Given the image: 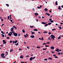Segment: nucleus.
<instances>
[{"mask_svg": "<svg viewBox=\"0 0 63 63\" xmlns=\"http://www.w3.org/2000/svg\"><path fill=\"white\" fill-rule=\"evenodd\" d=\"M50 37H51V39H54L55 37V36L54 35H52L50 36Z\"/></svg>", "mask_w": 63, "mask_h": 63, "instance_id": "1", "label": "nucleus"}, {"mask_svg": "<svg viewBox=\"0 0 63 63\" xmlns=\"http://www.w3.org/2000/svg\"><path fill=\"white\" fill-rule=\"evenodd\" d=\"M13 34L14 35V36H15V37H16V36H17V33H14Z\"/></svg>", "mask_w": 63, "mask_h": 63, "instance_id": "2", "label": "nucleus"}, {"mask_svg": "<svg viewBox=\"0 0 63 63\" xmlns=\"http://www.w3.org/2000/svg\"><path fill=\"white\" fill-rule=\"evenodd\" d=\"M14 28L13 27L11 29H10L11 31V32L14 31Z\"/></svg>", "mask_w": 63, "mask_h": 63, "instance_id": "3", "label": "nucleus"}, {"mask_svg": "<svg viewBox=\"0 0 63 63\" xmlns=\"http://www.w3.org/2000/svg\"><path fill=\"white\" fill-rule=\"evenodd\" d=\"M30 61H32L33 60V57H32L30 58Z\"/></svg>", "mask_w": 63, "mask_h": 63, "instance_id": "4", "label": "nucleus"}, {"mask_svg": "<svg viewBox=\"0 0 63 63\" xmlns=\"http://www.w3.org/2000/svg\"><path fill=\"white\" fill-rule=\"evenodd\" d=\"M30 37L31 38H34L35 37V36L33 35H31Z\"/></svg>", "mask_w": 63, "mask_h": 63, "instance_id": "5", "label": "nucleus"}, {"mask_svg": "<svg viewBox=\"0 0 63 63\" xmlns=\"http://www.w3.org/2000/svg\"><path fill=\"white\" fill-rule=\"evenodd\" d=\"M51 49H54V47H50Z\"/></svg>", "mask_w": 63, "mask_h": 63, "instance_id": "6", "label": "nucleus"}, {"mask_svg": "<svg viewBox=\"0 0 63 63\" xmlns=\"http://www.w3.org/2000/svg\"><path fill=\"white\" fill-rule=\"evenodd\" d=\"M20 59H21V58H22V59H23V56L21 55V56L20 57Z\"/></svg>", "mask_w": 63, "mask_h": 63, "instance_id": "7", "label": "nucleus"}, {"mask_svg": "<svg viewBox=\"0 0 63 63\" xmlns=\"http://www.w3.org/2000/svg\"><path fill=\"white\" fill-rule=\"evenodd\" d=\"M3 44H6V42H5V41L4 40H3Z\"/></svg>", "mask_w": 63, "mask_h": 63, "instance_id": "8", "label": "nucleus"}, {"mask_svg": "<svg viewBox=\"0 0 63 63\" xmlns=\"http://www.w3.org/2000/svg\"><path fill=\"white\" fill-rule=\"evenodd\" d=\"M60 8V6H59V7L58 8V9L59 10H62V9Z\"/></svg>", "mask_w": 63, "mask_h": 63, "instance_id": "9", "label": "nucleus"}, {"mask_svg": "<svg viewBox=\"0 0 63 63\" xmlns=\"http://www.w3.org/2000/svg\"><path fill=\"white\" fill-rule=\"evenodd\" d=\"M48 59H49V60H52V58L51 57H49Z\"/></svg>", "mask_w": 63, "mask_h": 63, "instance_id": "10", "label": "nucleus"}, {"mask_svg": "<svg viewBox=\"0 0 63 63\" xmlns=\"http://www.w3.org/2000/svg\"><path fill=\"white\" fill-rule=\"evenodd\" d=\"M45 27H46V26H48V24H47L45 23Z\"/></svg>", "mask_w": 63, "mask_h": 63, "instance_id": "11", "label": "nucleus"}, {"mask_svg": "<svg viewBox=\"0 0 63 63\" xmlns=\"http://www.w3.org/2000/svg\"><path fill=\"white\" fill-rule=\"evenodd\" d=\"M1 57L2 58H5V56H1Z\"/></svg>", "mask_w": 63, "mask_h": 63, "instance_id": "12", "label": "nucleus"}, {"mask_svg": "<svg viewBox=\"0 0 63 63\" xmlns=\"http://www.w3.org/2000/svg\"><path fill=\"white\" fill-rule=\"evenodd\" d=\"M62 35H61L60 36H59V37H58V39H61V38H60V37H61V36Z\"/></svg>", "mask_w": 63, "mask_h": 63, "instance_id": "13", "label": "nucleus"}, {"mask_svg": "<svg viewBox=\"0 0 63 63\" xmlns=\"http://www.w3.org/2000/svg\"><path fill=\"white\" fill-rule=\"evenodd\" d=\"M34 15H38L39 14L38 13H34Z\"/></svg>", "mask_w": 63, "mask_h": 63, "instance_id": "14", "label": "nucleus"}, {"mask_svg": "<svg viewBox=\"0 0 63 63\" xmlns=\"http://www.w3.org/2000/svg\"><path fill=\"white\" fill-rule=\"evenodd\" d=\"M44 10H45V12H46L47 11L48 9L47 8H45L44 9Z\"/></svg>", "mask_w": 63, "mask_h": 63, "instance_id": "15", "label": "nucleus"}, {"mask_svg": "<svg viewBox=\"0 0 63 63\" xmlns=\"http://www.w3.org/2000/svg\"><path fill=\"white\" fill-rule=\"evenodd\" d=\"M13 27L15 29H17V27L15 26H13Z\"/></svg>", "mask_w": 63, "mask_h": 63, "instance_id": "16", "label": "nucleus"}, {"mask_svg": "<svg viewBox=\"0 0 63 63\" xmlns=\"http://www.w3.org/2000/svg\"><path fill=\"white\" fill-rule=\"evenodd\" d=\"M55 4L56 5H58V4H57V1H56Z\"/></svg>", "mask_w": 63, "mask_h": 63, "instance_id": "17", "label": "nucleus"}, {"mask_svg": "<svg viewBox=\"0 0 63 63\" xmlns=\"http://www.w3.org/2000/svg\"><path fill=\"white\" fill-rule=\"evenodd\" d=\"M1 36H2L3 37H5V35H4L3 34H1Z\"/></svg>", "mask_w": 63, "mask_h": 63, "instance_id": "18", "label": "nucleus"}, {"mask_svg": "<svg viewBox=\"0 0 63 63\" xmlns=\"http://www.w3.org/2000/svg\"><path fill=\"white\" fill-rule=\"evenodd\" d=\"M59 28H60V29H62V28H61V27H59V26H58Z\"/></svg>", "mask_w": 63, "mask_h": 63, "instance_id": "19", "label": "nucleus"}, {"mask_svg": "<svg viewBox=\"0 0 63 63\" xmlns=\"http://www.w3.org/2000/svg\"><path fill=\"white\" fill-rule=\"evenodd\" d=\"M33 31H38V30L36 29H33Z\"/></svg>", "mask_w": 63, "mask_h": 63, "instance_id": "20", "label": "nucleus"}, {"mask_svg": "<svg viewBox=\"0 0 63 63\" xmlns=\"http://www.w3.org/2000/svg\"><path fill=\"white\" fill-rule=\"evenodd\" d=\"M5 55V54L4 53H2L1 54V55L2 56H4Z\"/></svg>", "mask_w": 63, "mask_h": 63, "instance_id": "21", "label": "nucleus"}, {"mask_svg": "<svg viewBox=\"0 0 63 63\" xmlns=\"http://www.w3.org/2000/svg\"><path fill=\"white\" fill-rule=\"evenodd\" d=\"M42 24H46V23L43 22L42 23Z\"/></svg>", "mask_w": 63, "mask_h": 63, "instance_id": "22", "label": "nucleus"}, {"mask_svg": "<svg viewBox=\"0 0 63 63\" xmlns=\"http://www.w3.org/2000/svg\"><path fill=\"white\" fill-rule=\"evenodd\" d=\"M1 17V21L2 22H3V18H1V17Z\"/></svg>", "mask_w": 63, "mask_h": 63, "instance_id": "23", "label": "nucleus"}, {"mask_svg": "<svg viewBox=\"0 0 63 63\" xmlns=\"http://www.w3.org/2000/svg\"><path fill=\"white\" fill-rule=\"evenodd\" d=\"M9 36H12V35H11V34H10V33H8V34Z\"/></svg>", "mask_w": 63, "mask_h": 63, "instance_id": "24", "label": "nucleus"}, {"mask_svg": "<svg viewBox=\"0 0 63 63\" xmlns=\"http://www.w3.org/2000/svg\"><path fill=\"white\" fill-rule=\"evenodd\" d=\"M32 34H35V33H34V32H32Z\"/></svg>", "mask_w": 63, "mask_h": 63, "instance_id": "25", "label": "nucleus"}, {"mask_svg": "<svg viewBox=\"0 0 63 63\" xmlns=\"http://www.w3.org/2000/svg\"><path fill=\"white\" fill-rule=\"evenodd\" d=\"M48 24V25H50V24H51V23L50 22V23H49Z\"/></svg>", "mask_w": 63, "mask_h": 63, "instance_id": "26", "label": "nucleus"}, {"mask_svg": "<svg viewBox=\"0 0 63 63\" xmlns=\"http://www.w3.org/2000/svg\"><path fill=\"white\" fill-rule=\"evenodd\" d=\"M18 42L17 40H16L15 41V43H17Z\"/></svg>", "mask_w": 63, "mask_h": 63, "instance_id": "27", "label": "nucleus"}, {"mask_svg": "<svg viewBox=\"0 0 63 63\" xmlns=\"http://www.w3.org/2000/svg\"><path fill=\"white\" fill-rule=\"evenodd\" d=\"M22 31L23 33H25V31L24 30H22Z\"/></svg>", "mask_w": 63, "mask_h": 63, "instance_id": "28", "label": "nucleus"}, {"mask_svg": "<svg viewBox=\"0 0 63 63\" xmlns=\"http://www.w3.org/2000/svg\"><path fill=\"white\" fill-rule=\"evenodd\" d=\"M6 6H7V7H9V5L8 4H6Z\"/></svg>", "mask_w": 63, "mask_h": 63, "instance_id": "29", "label": "nucleus"}, {"mask_svg": "<svg viewBox=\"0 0 63 63\" xmlns=\"http://www.w3.org/2000/svg\"><path fill=\"white\" fill-rule=\"evenodd\" d=\"M58 50H59V49H58V48H57V49L55 50V51H58Z\"/></svg>", "mask_w": 63, "mask_h": 63, "instance_id": "30", "label": "nucleus"}, {"mask_svg": "<svg viewBox=\"0 0 63 63\" xmlns=\"http://www.w3.org/2000/svg\"><path fill=\"white\" fill-rule=\"evenodd\" d=\"M58 54L59 55H60V54H61V53L58 52Z\"/></svg>", "mask_w": 63, "mask_h": 63, "instance_id": "31", "label": "nucleus"}, {"mask_svg": "<svg viewBox=\"0 0 63 63\" xmlns=\"http://www.w3.org/2000/svg\"><path fill=\"white\" fill-rule=\"evenodd\" d=\"M15 45H16V46H18V43H17V44H15Z\"/></svg>", "mask_w": 63, "mask_h": 63, "instance_id": "32", "label": "nucleus"}, {"mask_svg": "<svg viewBox=\"0 0 63 63\" xmlns=\"http://www.w3.org/2000/svg\"><path fill=\"white\" fill-rule=\"evenodd\" d=\"M43 33H47V32L44 31V32H43Z\"/></svg>", "mask_w": 63, "mask_h": 63, "instance_id": "33", "label": "nucleus"}, {"mask_svg": "<svg viewBox=\"0 0 63 63\" xmlns=\"http://www.w3.org/2000/svg\"><path fill=\"white\" fill-rule=\"evenodd\" d=\"M13 51V49H11L10 50V52H12V51Z\"/></svg>", "mask_w": 63, "mask_h": 63, "instance_id": "34", "label": "nucleus"}, {"mask_svg": "<svg viewBox=\"0 0 63 63\" xmlns=\"http://www.w3.org/2000/svg\"><path fill=\"white\" fill-rule=\"evenodd\" d=\"M54 22V21L53 20L51 21V23H52V22Z\"/></svg>", "mask_w": 63, "mask_h": 63, "instance_id": "35", "label": "nucleus"}, {"mask_svg": "<svg viewBox=\"0 0 63 63\" xmlns=\"http://www.w3.org/2000/svg\"><path fill=\"white\" fill-rule=\"evenodd\" d=\"M12 42H13V41H9V43H12Z\"/></svg>", "mask_w": 63, "mask_h": 63, "instance_id": "36", "label": "nucleus"}, {"mask_svg": "<svg viewBox=\"0 0 63 63\" xmlns=\"http://www.w3.org/2000/svg\"><path fill=\"white\" fill-rule=\"evenodd\" d=\"M30 28H33V27H34V26H30Z\"/></svg>", "mask_w": 63, "mask_h": 63, "instance_id": "37", "label": "nucleus"}, {"mask_svg": "<svg viewBox=\"0 0 63 63\" xmlns=\"http://www.w3.org/2000/svg\"><path fill=\"white\" fill-rule=\"evenodd\" d=\"M43 50H47V48H46L45 49H44V48H43Z\"/></svg>", "mask_w": 63, "mask_h": 63, "instance_id": "38", "label": "nucleus"}, {"mask_svg": "<svg viewBox=\"0 0 63 63\" xmlns=\"http://www.w3.org/2000/svg\"><path fill=\"white\" fill-rule=\"evenodd\" d=\"M48 40H50V41H51V39H50V38L49 37L48 38Z\"/></svg>", "mask_w": 63, "mask_h": 63, "instance_id": "39", "label": "nucleus"}, {"mask_svg": "<svg viewBox=\"0 0 63 63\" xmlns=\"http://www.w3.org/2000/svg\"><path fill=\"white\" fill-rule=\"evenodd\" d=\"M20 34H18V36L19 37H20Z\"/></svg>", "mask_w": 63, "mask_h": 63, "instance_id": "40", "label": "nucleus"}, {"mask_svg": "<svg viewBox=\"0 0 63 63\" xmlns=\"http://www.w3.org/2000/svg\"><path fill=\"white\" fill-rule=\"evenodd\" d=\"M55 58H58V57L57 56H55L54 57Z\"/></svg>", "mask_w": 63, "mask_h": 63, "instance_id": "41", "label": "nucleus"}, {"mask_svg": "<svg viewBox=\"0 0 63 63\" xmlns=\"http://www.w3.org/2000/svg\"><path fill=\"white\" fill-rule=\"evenodd\" d=\"M47 16H50V14H49L48 13L47 14Z\"/></svg>", "mask_w": 63, "mask_h": 63, "instance_id": "42", "label": "nucleus"}, {"mask_svg": "<svg viewBox=\"0 0 63 63\" xmlns=\"http://www.w3.org/2000/svg\"><path fill=\"white\" fill-rule=\"evenodd\" d=\"M5 25L4 24H3L1 26L2 27H3V25Z\"/></svg>", "mask_w": 63, "mask_h": 63, "instance_id": "43", "label": "nucleus"}, {"mask_svg": "<svg viewBox=\"0 0 63 63\" xmlns=\"http://www.w3.org/2000/svg\"><path fill=\"white\" fill-rule=\"evenodd\" d=\"M24 37H25V38H26L27 36H26V35H24Z\"/></svg>", "mask_w": 63, "mask_h": 63, "instance_id": "44", "label": "nucleus"}, {"mask_svg": "<svg viewBox=\"0 0 63 63\" xmlns=\"http://www.w3.org/2000/svg\"><path fill=\"white\" fill-rule=\"evenodd\" d=\"M52 20V19L51 18H50L49 19V21H51V20Z\"/></svg>", "mask_w": 63, "mask_h": 63, "instance_id": "45", "label": "nucleus"}, {"mask_svg": "<svg viewBox=\"0 0 63 63\" xmlns=\"http://www.w3.org/2000/svg\"><path fill=\"white\" fill-rule=\"evenodd\" d=\"M51 34V33H50V32H49L48 33V34H49V35H50V34Z\"/></svg>", "mask_w": 63, "mask_h": 63, "instance_id": "46", "label": "nucleus"}, {"mask_svg": "<svg viewBox=\"0 0 63 63\" xmlns=\"http://www.w3.org/2000/svg\"><path fill=\"white\" fill-rule=\"evenodd\" d=\"M47 60V59H44V60L45 61H46V60Z\"/></svg>", "mask_w": 63, "mask_h": 63, "instance_id": "47", "label": "nucleus"}, {"mask_svg": "<svg viewBox=\"0 0 63 63\" xmlns=\"http://www.w3.org/2000/svg\"><path fill=\"white\" fill-rule=\"evenodd\" d=\"M12 42H13V44H15V41H13Z\"/></svg>", "mask_w": 63, "mask_h": 63, "instance_id": "48", "label": "nucleus"}, {"mask_svg": "<svg viewBox=\"0 0 63 63\" xmlns=\"http://www.w3.org/2000/svg\"><path fill=\"white\" fill-rule=\"evenodd\" d=\"M37 47V48H40V47H38V46Z\"/></svg>", "mask_w": 63, "mask_h": 63, "instance_id": "49", "label": "nucleus"}, {"mask_svg": "<svg viewBox=\"0 0 63 63\" xmlns=\"http://www.w3.org/2000/svg\"><path fill=\"white\" fill-rule=\"evenodd\" d=\"M7 18L8 19H10V16H8Z\"/></svg>", "mask_w": 63, "mask_h": 63, "instance_id": "50", "label": "nucleus"}, {"mask_svg": "<svg viewBox=\"0 0 63 63\" xmlns=\"http://www.w3.org/2000/svg\"><path fill=\"white\" fill-rule=\"evenodd\" d=\"M49 46H47V45H46V46H45V47H49Z\"/></svg>", "mask_w": 63, "mask_h": 63, "instance_id": "51", "label": "nucleus"}, {"mask_svg": "<svg viewBox=\"0 0 63 63\" xmlns=\"http://www.w3.org/2000/svg\"><path fill=\"white\" fill-rule=\"evenodd\" d=\"M37 8H38V9H40V7L39 6H37Z\"/></svg>", "mask_w": 63, "mask_h": 63, "instance_id": "52", "label": "nucleus"}, {"mask_svg": "<svg viewBox=\"0 0 63 63\" xmlns=\"http://www.w3.org/2000/svg\"><path fill=\"white\" fill-rule=\"evenodd\" d=\"M32 10H33V11H34V12H35V9H34V8H33Z\"/></svg>", "mask_w": 63, "mask_h": 63, "instance_id": "53", "label": "nucleus"}, {"mask_svg": "<svg viewBox=\"0 0 63 63\" xmlns=\"http://www.w3.org/2000/svg\"><path fill=\"white\" fill-rule=\"evenodd\" d=\"M44 39V37H42V41H43V40H44V39Z\"/></svg>", "mask_w": 63, "mask_h": 63, "instance_id": "54", "label": "nucleus"}, {"mask_svg": "<svg viewBox=\"0 0 63 63\" xmlns=\"http://www.w3.org/2000/svg\"><path fill=\"white\" fill-rule=\"evenodd\" d=\"M7 39H10V37H7Z\"/></svg>", "mask_w": 63, "mask_h": 63, "instance_id": "55", "label": "nucleus"}, {"mask_svg": "<svg viewBox=\"0 0 63 63\" xmlns=\"http://www.w3.org/2000/svg\"><path fill=\"white\" fill-rule=\"evenodd\" d=\"M53 56H56V55H55V54H53Z\"/></svg>", "mask_w": 63, "mask_h": 63, "instance_id": "56", "label": "nucleus"}, {"mask_svg": "<svg viewBox=\"0 0 63 63\" xmlns=\"http://www.w3.org/2000/svg\"><path fill=\"white\" fill-rule=\"evenodd\" d=\"M29 55H27V56H26V57H29Z\"/></svg>", "mask_w": 63, "mask_h": 63, "instance_id": "57", "label": "nucleus"}, {"mask_svg": "<svg viewBox=\"0 0 63 63\" xmlns=\"http://www.w3.org/2000/svg\"><path fill=\"white\" fill-rule=\"evenodd\" d=\"M47 44H50V42H47Z\"/></svg>", "mask_w": 63, "mask_h": 63, "instance_id": "58", "label": "nucleus"}, {"mask_svg": "<svg viewBox=\"0 0 63 63\" xmlns=\"http://www.w3.org/2000/svg\"><path fill=\"white\" fill-rule=\"evenodd\" d=\"M27 48L28 49V48H29V47L28 46V47H27Z\"/></svg>", "mask_w": 63, "mask_h": 63, "instance_id": "59", "label": "nucleus"}, {"mask_svg": "<svg viewBox=\"0 0 63 63\" xmlns=\"http://www.w3.org/2000/svg\"><path fill=\"white\" fill-rule=\"evenodd\" d=\"M19 50H22V49H21V48H19Z\"/></svg>", "mask_w": 63, "mask_h": 63, "instance_id": "60", "label": "nucleus"}, {"mask_svg": "<svg viewBox=\"0 0 63 63\" xmlns=\"http://www.w3.org/2000/svg\"><path fill=\"white\" fill-rule=\"evenodd\" d=\"M52 53H54V51H52Z\"/></svg>", "mask_w": 63, "mask_h": 63, "instance_id": "61", "label": "nucleus"}, {"mask_svg": "<svg viewBox=\"0 0 63 63\" xmlns=\"http://www.w3.org/2000/svg\"><path fill=\"white\" fill-rule=\"evenodd\" d=\"M12 33H12V32H10V34L11 35L12 34Z\"/></svg>", "mask_w": 63, "mask_h": 63, "instance_id": "62", "label": "nucleus"}, {"mask_svg": "<svg viewBox=\"0 0 63 63\" xmlns=\"http://www.w3.org/2000/svg\"><path fill=\"white\" fill-rule=\"evenodd\" d=\"M36 21H39V20H38L37 19H36Z\"/></svg>", "mask_w": 63, "mask_h": 63, "instance_id": "63", "label": "nucleus"}, {"mask_svg": "<svg viewBox=\"0 0 63 63\" xmlns=\"http://www.w3.org/2000/svg\"><path fill=\"white\" fill-rule=\"evenodd\" d=\"M38 18H41V16H39L38 17Z\"/></svg>", "mask_w": 63, "mask_h": 63, "instance_id": "64", "label": "nucleus"}]
</instances>
